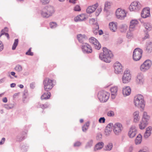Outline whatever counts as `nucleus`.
<instances>
[{
  "mask_svg": "<svg viewBox=\"0 0 152 152\" xmlns=\"http://www.w3.org/2000/svg\"><path fill=\"white\" fill-rule=\"evenodd\" d=\"M103 53H100L99 55L100 59L105 62H110L113 56L112 52L105 47L103 48Z\"/></svg>",
  "mask_w": 152,
  "mask_h": 152,
  "instance_id": "obj_1",
  "label": "nucleus"
},
{
  "mask_svg": "<svg viewBox=\"0 0 152 152\" xmlns=\"http://www.w3.org/2000/svg\"><path fill=\"white\" fill-rule=\"evenodd\" d=\"M54 12L53 7L51 6H45L40 11L42 16L47 18L51 16Z\"/></svg>",
  "mask_w": 152,
  "mask_h": 152,
  "instance_id": "obj_2",
  "label": "nucleus"
},
{
  "mask_svg": "<svg viewBox=\"0 0 152 152\" xmlns=\"http://www.w3.org/2000/svg\"><path fill=\"white\" fill-rule=\"evenodd\" d=\"M134 103L136 106L143 109L145 105L143 96L141 94H138L135 96L134 99Z\"/></svg>",
  "mask_w": 152,
  "mask_h": 152,
  "instance_id": "obj_3",
  "label": "nucleus"
},
{
  "mask_svg": "<svg viewBox=\"0 0 152 152\" xmlns=\"http://www.w3.org/2000/svg\"><path fill=\"white\" fill-rule=\"evenodd\" d=\"M110 94L104 91H99L97 97L99 101L102 102H106L109 98Z\"/></svg>",
  "mask_w": 152,
  "mask_h": 152,
  "instance_id": "obj_4",
  "label": "nucleus"
},
{
  "mask_svg": "<svg viewBox=\"0 0 152 152\" xmlns=\"http://www.w3.org/2000/svg\"><path fill=\"white\" fill-rule=\"evenodd\" d=\"M53 80L47 78L44 79L43 81V84L44 89L46 91L51 90L53 86Z\"/></svg>",
  "mask_w": 152,
  "mask_h": 152,
  "instance_id": "obj_5",
  "label": "nucleus"
},
{
  "mask_svg": "<svg viewBox=\"0 0 152 152\" xmlns=\"http://www.w3.org/2000/svg\"><path fill=\"white\" fill-rule=\"evenodd\" d=\"M113 131L116 135H120L123 130V127L122 124L119 123H116L113 125Z\"/></svg>",
  "mask_w": 152,
  "mask_h": 152,
  "instance_id": "obj_6",
  "label": "nucleus"
},
{
  "mask_svg": "<svg viewBox=\"0 0 152 152\" xmlns=\"http://www.w3.org/2000/svg\"><path fill=\"white\" fill-rule=\"evenodd\" d=\"M142 50L139 48L135 49L133 53V58L135 61H138L140 59L142 56Z\"/></svg>",
  "mask_w": 152,
  "mask_h": 152,
  "instance_id": "obj_7",
  "label": "nucleus"
},
{
  "mask_svg": "<svg viewBox=\"0 0 152 152\" xmlns=\"http://www.w3.org/2000/svg\"><path fill=\"white\" fill-rule=\"evenodd\" d=\"M151 61L150 60L148 59L145 60L140 66V70L143 72L147 71L151 67Z\"/></svg>",
  "mask_w": 152,
  "mask_h": 152,
  "instance_id": "obj_8",
  "label": "nucleus"
},
{
  "mask_svg": "<svg viewBox=\"0 0 152 152\" xmlns=\"http://www.w3.org/2000/svg\"><path fill=\"white\" fill-rule=\"evenodd\" d=\"M81 49L84 53L89 54L92 52L91 47L90 45L86 43H83L81 46Z\"/></svg>",
  "mask_w": 152,
  "mask_h": 152,
  "instance_id": "obj_9",
  "label": "nucleus"
},
{
  "mask_svg": "<svg viewBox=\"0 0 152 152\" xmlns=\"http://www.w3.org/2000/svg\"><path fill=\"white\" fill-rule=\"evenodd\" d=\"M131 78V75L130 71L129 70L125 71L123 75L122 80L124 83H127L129 82Z\"/></svg>",
  "mask_w": 152,
  "mask_h": 152,
  "instance_id": "obj_10",
  "label": "nucleus"
},
{
  "mask_svg": "<svg viewBox=\"0 0 152 152\" xmlns=\"http://www.w3.org/2000/svg\"><path fill=\"white\" fill-rule=\"evenodd\" d=\"M114 68L115 72L116 74H118L123 71L122 66L121 64L118 62H116L113 65Z\"/></svg>",
  "mask_w": 152,
  "mask_h": 152,
  "instance_id": "obj_11",
  "label": "nucleus"
},
{
  "mask_svg": "<svg viewBox=\"0 0 152 152\" xmlns=\"http://www.w3.org/2000/svg\"><path fill=\"white\" fill-rule=\"evenodd\" d=\"M89 42L94 45L95 49L99 50L101 48V45L98 41L95 38L91 37L89 39Z\"/></svg>",
  "mask_w": 152,
  "mask_h": 152,
  "instance_id": "obj_12",
  "label": "nucleus"
},
{
  "mask_svg": "<svg viewBox=\"0 0 152 152\" xmlns=\"http://www.w3.org/2000/svg\"><path fill=\"white\" fill-rule=\"evenodd\" d=\"M116 15L117 18L122 19L126 16V13L124 10L118 8L116 11Z\"/></svg>",
  "mask_w": 152,
  "mask_h": 152,
  "instance_id": "obj_13",
  "label": "nucleus"
},
{
  "mask_svg": "<svg viewBox=\"0 0 152 152\" xmlns=\"http://www.w3.org/2000/svg\"><path fill=\"white\" fill-rule=\"evenodd\" d=\"M141 15L142 17L143 18L149 17L150 16V8L147 7L143 9L141 12Z\"/></svg>",
  "mask_w": 152,
  "mask_h": 152,
  "instance_id": "obj_14",
  "label": "nucleus"
},
{
  "mask_svg": "<svg viewBox=\"0 0 152 152\" xmlns=\"http://www.w3.org/2000/svg\"><path fill=\"white\" fill-rule=\"evenodd\" d=\"M137 131L134 126H132L130 127L128 133V135L129 137L132 138L136 135Z\"/></svg>",
  "mask_w": 152,
  "mask_h": 152,
  "instance_id": "obj_15",
  "label": "nucleus"
},
{
  "mask_svg": "<svg viewBox=\"0 0 152 152\" xmlns=\"http://www.w3.org/2000/svg\"><path fill=\"white\" fill-rule=\"evenodd\" d=\"M113 124L112 123L109 124L106 126L104 131V134L106 136H109L112 130Z\"/></svg>",
  "mask_w": 152,
  "mask_h": 152,
  "instance_id": "obj_16",
  "label": "nucleus"
},
{
  "mask_svg": "<svg viewBox=\"0 0 152 152\" xmlns=\"http://www.w3.org/2000/svg\"><path fill=\"white\" fill-rule=\"evenodd\" d=\"M98 6V4L96 3L94 5L89 6L86 9V12L88 14H91L96 10Z\"/></svg>",
  "mask_w": 152,
  "mask_h": 152,
  "instance_id": "obj_17",
  "label": "nucleus"
},
{
  "mask_svg": "<svg viewBox=\"0 0 152 152\" xmlns=\"http://www.w3.org/2000/svg\"><path fill=\"white\" fill-rule=\"evenodd\" d=\"M137 83L139 84L142 85L143 83L144 79L143 75L141 73H138L136 79Z\"/></svg>",
  "mask_w": 152,
  "mask_h": 152,
  "instance_id": "obj_18",
  "label": "nucleus"
},
{
  "mask_svg": "<svg viewBox=\"0 0 152 152\" xmlns=\"http://www.w3.org/2000/svg\"><path fill=\"white\" fill-rule=\"evenodd\" d=\"M118 90V87L116 86L112 87L110 89L111 98L112 99H114L115 98L117 94Z\"/></svg>",
  "mask_w": 152,
  "mask_h": 152,
  "instance_id": "obj_19",
  "label": "nucleus"
},
{
  "mask_svg": "<svg viewBox=\"0 0 152 152\" xmlns=\"http://www.w3.org/2000/svg\"><path fill=\"white\" fill-rule=\"evenodd\" d=\"M138 23V21L137 20H132L130 22L129 30L130 31H133L135 27Z\"/></svg>",
  "mask_w": 152,
  "mask_h": 152,
  "instance_id": "obj_20",
  "label": "nucleus"
},
{
  "mask_svg": "<svg viewBox=\"0 0 152 152\" xmlns=\"http://www.w3.org/2000/svg\"><path fill=\"white\" fill-rule=\"evenodd\" d=\"M131 89L129 86H126L123 89L122 93L124 96L129 95L131 92Z\"/></svg>",
  "mask_w": 152,
  "mask_h": 152,
  "instance_id": "obj_21",
  "label": "nucleus"
},
{
  "mask_svg": "<svg viewBox=\"0 0 152 152\" xmlns=\"http://www.w3.org/2000/svg\"><path fill=\"white\" fill-rule=\"evenodd\" d=\"M143 26L147 31H152V25L149 22L143 23Z\"/></svg>",
  "mask_w": 152,
  "mask_h": 152,
  "instance_id": "obj_22",
  "label": "nucleus"
},
{
  "mask_svg": "<svg viewBox=\"0 0 152 152\" xmlns=\"http://www.w3.org/2000/svg\"><path fill=\"white\" fill-rule=\"evenodd\" d=\"M77 38L80 42L83 44V42L87 38L84 34H79L77 35Z\"/></svg>",
  "mask_w": 152,
  "mask_h": 152,
  "instance_id": "obj_23",
  "label": "nucleus"
},
{
  "mask_svg": "<svg viewBox=\"0 0 152 152\" xmlns=\"http://www.w3.org/2000/svg\"><path fill=\"white\" fill-rule=\"evenodd\" d=\"M139 111H136L133 113L134 121L135 123H137L139 121L140 117L139 115Z\"/></svg>",
  "mask_w": 152,
  "mask_h": 152,
  "instance_id": "obj_24",
  "label": "nucleus"
},
{
  "mask_svg": "<svg viewBox=\"0 0 152 152\" xmlns=\"http://www.w3.org/2000/svg\"><path fill=\"white\" fill-rule=\"evenodd\" d=\"M151 126H149L146 128V130L144 134V137L145 138H147L151 134Z\"/></svg>",
  "mask_w": 152,
  "mask_h": 152,
  "instance_id": "obj_25",
  "label": "nucleus"
},
{
  "mask_svg": "<svg viewBox=\"0 0 152 152\" xmlns=\"http://www.w3.org/2000/svg\"><path fill=\"white\" fill-rule=\"evenodd\" d=\"M110 30L113 32H115L117 30V25L116 23L111 22L109 24Z\"/></svg>",
  "mask_w": 152,
  "mask_h": 152,
  "instance_id": "obj_26",
  "label": "nucleus"
},
{
  "mask_svg": "<svg viewBox=\"0 0 152 152\" xmlns=\"http://www.w3.org/2000/svg\"><path fill=\"white\" fill-rule=\"evenodd\" d=\"M85 18V15L84 14H81L75 17V20L76 22L82 21Z\"/></svg>",
  "mask_w": 152,
  "mask_h": 152,
  "instance_id": "obj_27",
  "label": "nucleus"
},
{
  "mask_svg": "<svg viewBox=\"0 0 152 152\" xmlns=\"http://www.w3.org/2000/svg\"><path fill=\"white\" fill-rule=\"evenodd\" d=\"M142 136L140 134H139L137 136L135 140V143L136 145H139L140 144L142 141Z\"/></svg>",
  "mask_w": 152,
  "mask_h": 152,
  "instance_id": "obj_28",
  "label": "nucleus"
},
{
  "mask_svg": "<svg viewBox=\"0 0 152 152\" xmlns=\"http://www.w3.org/2000/svg\"><path fill=\"white\" fill-rule=\"evenodd\" d=\"M104 143L102 142L98 143L95 146L94 150L96 151L101 149L103 147Z\"/></svg>",
  "mask_w": 152,
  "mask_h": 152,
  "instance_id": "obj_29",
  "label": "nucleus"
},
{
  "mask_svg": "<svg viewBox=\"0 0 152 152\" xmlns=\"http://www.w3.org/2000/svg\"><path fill=\"white\" fill-rule=\"evenodd\" d=\"M146 51L149 53H150L152 51V42H150L148 43L146 45Z\"/></svg>",
  "mask_w": 152,
  "mask_h": 152,
  "instance_id": "obj_30",
  "label": "nucleus"
},
{
  "mask_svg": "<svg viewBox=\"0 0 152 152\" xmlns=\"http://www.w3.org/2000/svg\"><path fill=\"white\" fill-rule=\"evenodd\" d=\"M93 140L92 139L89 140L87 142L85 146V148L88 149L91 148L93 145Z\"/></svg>",
  "mask_w": 152,
  "mask_h": 152,
  "instance_id": "obj_31",
  "label": "nucleus"
},
{
  "mask_svg": "<svg viewBox=\"0 0 152 152\" xmlns=\"http://www.w3.org/2000/svg\"><path fill=\"white\" fill-rule=\"evenodd\" d=\"M50 92L45 93L41 96L42 100L47 99H49L50 96Z\"/></svg>",
  "mask_w": 152,
  "mask_h": 152,
  "instance_id": "obj_32",
  "label": "nucleus"
},
{
  "mask_svg": "<svg viewBox=\"0 0 152 152\" xmlns=\"http://www.w3.org/2000/svg\"><path fill=\"white\" fill-rule=\"evenodd\" d=\"M149 119V117L147 115L146 112H144L143 115V117L142 121L143 122H148Z\"/></svg>",
  "mask_w": 152,
  "mask_h": 152,
  "instance_id": "obj_33",
  "label": "nucleus"
},
{
  "mask_svg": "<svg viewBox=\"0 0 152 152\" xmlns=\"http://www.w3.org/2000/svg\"><path fill=\"white\" fill-rule=\"evenodd\" d=\"M148 123L141 121L139 125L140 129H143L145 128L146 126L148 124Z\"/></svg>",
  "mask_w": 152,
  "mask_h": 152,
  "instance_id": "obj_34",
  "label": "nucleus"
},
{
  "mask_svg": "<svg viewBox=\"0 0 152 152\" xmlns=\"http://www.w3.org/2000/svg\"><path fill=\"white\" fill-rule=\"evenodd\" d=\"M26 133V132H23L20 136H18L17 137V140L21 141L25 138Z\"/></svg>",
  "mask_w": 152,
  "mask_h": 152,
  "instance_id": "obj_35",
  "label": "nucleus"
},
{
  "mask_svg": "<svg viewBox=\"0 0 152 152\" xmlns=\"http://www.w3.org/2000/svg\"><path fill=\"white\" fill-rule=\"evenodd\" d=\"M49 106V104L48 103H45V104H41L40 103H39L38 104L37 106L38 107L41 108L42 109L48 108Z\"/></svg>",
  "mask_w": 152,
  "mask_h": 152,
  "instance_id": "obj_36",
  "label": "nucleus"
},
{
  "mask_svg": "<svg viewBox=\"0 0 152 152\" xmlns=\"http://www.w3.org/2000/svg\"><path fill=\"white\" fill-rule=\"evenodd\" d=\"M14 69L16 71L18 72H20L22 71L23 67L21 65L17 64L15 67Z\"/></svg>",
  "mask_w": 152,
  "mask_h": 152,
  "instance_id": "obj_37",
  "label": "nucleus"
},
{
  "mask_svg": "<svg viewBox=\"0 0 152 152\" xmlns=\"http://www.w3.org/2000/svg\"><path fill=\"white\" fill-rule=\"evenodd\" d=\"M120 31L121 32H125L127 28V26L126 24H122L119 26Z\"/></svg>",
  "mask_w": 152,
  "mask_h": 152,
  "instance_id": "obj_38",
  "label": "nucleus"
},
{
  "mask_svg": "<svg viewBox=\"0 0 152 152\" xmlns=\"http://www.w3.org/2000/svg\"><path fill=\"white\" fill-rule=\"evenodd\" d=\"M131 5H133L135 7H138L137 8L140 9L141 7V5L139 2L137 1H134L131 3Z\"/></svg>",
  "mask_w": 152,
  "mask_h": 152,
  "instance_id": "obj_39",
  "label": "nucleus"
},
{
  "mask_svg": "<svg viewBox=\"0 0 152 152\" xmlns=\"http://www.w3.org/2000/svg\"><path fill=\"white\" fill-rule=\"evenodd\" d=\"M89 125V123L88 122L86 123L82 127V131L83 132H86L87 130L88 129Z\"/></svg>",
  "mask_w": 152,
  "mask_h": 152,
  "instance_id": "obj_40",
  "label": "nucleus"
},
{
  "mask_svg": "<svg viewBox=\"0 0 152 152\" xmlns=\"http://www.w3.org/2000/svg\"><path fill=\"white\" fill-rule=\"evenodd\" d=\"M18 43V39H16L14 40V42L12 47V49L14 50L15 49L16 47L17 46Z\"/></svg>",
  "mask_w": 152,
  "mask_h": 152,
  "instance_id": "obj_41",
  "label": "nucleus"
},
{
  "mask_svg": "<svg viewBox=\"0 0 152 152\" xmlns=\"http://www.w3.org/2000/svg\"><path fill=\"white\" fill-rule=\"evenodd\" d=\"M99 27L98 24H96V26H95V28H94L93 29V33L95 35L97 34L98 32V30Z\"/></svg>",
  "mask_w": 152,
  "mask_h": 152,
  "instance_id": "obj_42",
  "label": "nucleus"
},
{
  "mask_svg": "<svg viewBox=\"0 0 152 152\" xmlns=\"http://www.w3.org/2000/svg\"><path fill=\"white\" fill-rule=\"evenodd\" d=\"M113 147V144L112 143L108 144L105 147V150L107 151H110Z\"/></svg>",
  "mask_w": 152,
  "mask_h": 152,
  "instance_id": "obj_43",
  "label": "nucleus"
},
{
  "mask_svg": "<svg viewBox=\"0 0 152 152\" xmlns=\"http://www.w3.org/2000/svg\"><path fill=\"white\" fill-rule=\"evenodd\" d=\"M138 7H136L134 6L130 5L129 7V8L131 11H137L140 9L137 8Z\"/></svg>",
  "mask_w": 152,
  "mask_h": 152,
  "instance_id": "obj_44",
  "label": "nucleus"
},
{
  "mask_svg": "<svg viewBox=\"0 0 152 152\" xmlns=\"http://www.w3.org/2000/svg\"><path fill=\"white\" fill-rule=\"evenodd\" d=\"M89 23L91 24L95 25V26H96V24H98L95 19L93 18L90 19Z\"/></svg>",
  "mask_w": 152,
  "mask_h": 152,
  "instance_id": "obj_45",
  "label": "nucleus"
},
{
  "mask_svg": "<svg viewBox=\"0 0 152 152\" xmlns=\"http://www.w3.org/2000/svg\"><path fill=\"white\" fill-rule=\"evenodd\" d=\"M110 3L108 2H105L104 4V10H107L108 9L110 8Z\"/></svg>",
  "mask_w": 152,
  "mask_h": 152,
  "instance_id": "obj_46",
  "label": "nucleus"
},
{
  "mask_svg": "<svg viewBox=\"0 0 152 152\" xmlns=\"http://www.w3.org/2000/svg\"><path fill=\"white\" fill-rule=\"evenodd\" d=\"M14 104H5L4 106L5 108L7 109H12L14 107Z\"/></svg>",
  "mask_w": 152,
  "mask_h": 152,
  "instance_id": "obj_47",
  "label": "nucleus"
},
{
  "mask_svg": "<svg viewBox=\"0 0 152 152\" xmlns=\"http://www.w3.org/2000/svg\"><path fill=\"white\" fill-rule=\"evenodd\" d=\"M50 27L51 28H54L57 26V24L55 22H52L50 23Z\"/></svg>",
  "mask_w": 152,
  "mask_h": 152,
  "instance_id": "obj_48",
  "label": "nucleus"
},
{
  "mask_svg": "<svg viewBox=\"0 0 152 152\" xmlns=\"http://www.w3.org/2000/svg\"><path fill=\"white\" fill-rule=\"evenodd\" d=\"M8 28L7 27H5L4 29H2L1 31V34L0 36H1L2 35H4V34H5V33H6V32H7L8 31Z\"/></svg>",
  "mask_w": 152,
  "mask_h": 152,
  "instance_id": "obj_49",
  "label": "nucleus"
},
{
  "mask_svg": "<svg viewBox=\"0 0 152 152\" xmlns=\"http://www.w3.org/2000/svg\"><path fill=\"white\" fill-rule=\"evenodd\" d=\"M107 115L109 116H113L114 115V113L113 111L110 110L107 112Z\"/></svg>",
  "mask_w": 152,
  "mask_h": 152,
  "instance_id": "obj_50",
  "label": "nucleus"
},
{
  "mask_svg": "<svg viewBox=\"0 0 152 152\" xmlns=\"http://www.w3.org/2000/svg\"><path fill=\"white\" fill-rule=\"evenodd\" d=\"M26 54L27 55L32 56L33 55V53L31 52V48H29L28 51L26 53Z\"/></svg>",
  "mask_w": 152,
  "mask_h": 152,
  "instance_id": "obj_51",
  "label": "nucleus"
},
{
  "mask_svg": "<svg viewBox=\"0 0 152 152\" xmlns=\"http://www.w3.org/2000/svg\"><path fill=\"white\" fill-rule=\"evenodd\" d=\"M102 10V9L101 8H98L96 10V16H98L100 12Z\"/></svg>",
  "mask_w": 152,
  "mask_h": 152,
  "instance_id": "obj_52",
  "label": "nucleus"
},
{
  "mask_svg": "<svg viewBox=\"0 0 152 152\" xmlns=\"http://www.w3.org/2000/svg\"><path fill=\"white\" fill-rule=\"evenodd\" d=\"M81 145V143L79 141H77L75 142L74 144V147H79Z\"/></svg>",
  "mask_w": 152,
  "mask_h": 152,
  "instance_id": "obj_53",
  "label": "nucleus"
},
{
  "mask_svg": "<svg viewBox=\"0 0 152 152\" xmlns=\"http://www.w3.org/2000/svg\"><path fill=\"white\" fill-rule=\"evenodd\" d=\"M74 10L76 11H80L81 10V8L78 5H76L74 8Z\"/></svg>",
  "mask_w": 152,
  "mask_h": 152,
  "instance_id": "obj_54",
  "label": "nucleus"
},
{
  "mask_svg": "<svg viewBox=\"0 0 152 152\" xmlns=\"http://www.w3.org/2000/svg\"><path fill=\"white\" fill-rule=\"evenodd\" d=\"M105 119L104 117H101L99 118V121L100 123H104L105 122Z\"/></svg>",
  "mask_w": 152,
  "mask_h": 152,
  "instance_id": "obj_55",
  "label": "nucleus"
},
{
  "mask_svg": "<svg viewBox=\"0 0 152 152\" xmlns=\"http://www.w3.org/2000/svg\"><path fill=\"white\" fill-rule=\"evenodd\" d=\"M50 0H40L41 2L44 4H48Z\"/></svg>",
  "mask_w": 152,
  "mask_h": 152,
  "instance_id": "obj_56",
  "label": "nucleus"
},
{
  "mask_svg": "<svg viewBox=\"0 0 152 152\" xmlns=\"http://www.w3.org/2000/svg\"><path fill=\"white\" fill-rule=\"evenodd\" d=\"M28 149V146H22L21 147V149L23 151H27Z\"/></svg>",
  "mask_w": 152,
  "mask_h": 152,
  "instance_id": "obj_57",
  "label": "nucleus"
},
{
  "mask_svg": "<svg viewBox=\"0 0 152 152\" xmlns=\"http://www.w3.org/2000/svg\"><path fill=\"white\" fill-rule=\"evenodd\" d=\"M149 35L148 32L145 33V35L143 38V39H149Z\"/></svg>",
  "mask_w": 152,
  "mask_h": 152,
  "instance_id": "obj_58",
  "label": "nucleus"
},
{
  "mask_svg": "<svg viewBox=\"0 0 152 152\" xmlns=\"http://www.w3.org/2000/svg\"><path fill=\"white\" fill-rule=\"evenodd\" d=\"M4 48L3 44L2 42L0 40V52L2 51Z\"/></svg>",
  "mask_w": 152,
  "mask_h": 152,
  "instance_id": "obj_59",
  "label": "nucleus"
},
{
  "mask_svg": "<svg viewBox=\"0 0 152 152\" xmlns=\"http://www.w3.org/2000/svg\"><path fill=\"white\" fill-rule=\"evenodd\" d=\"M5 139L4 137H3L2 138L1 140L0 141V145H2L4 144L5 141Z\"/></svg>",
  "mask_w": 152,
  "mask_h": 152,
  "instance_id": "obj_60",
  "label": "nucleus"
},
{
  "mask_svg": "<svg viewBox=\"0 0 152 152\" xmlns=\"http://www.w3.org/2000/svg\"><path fill=\"white\" fill-rule=\"evenodd\" d=\"M35 84L34 83H32L30 84V87L31 88L33 89L35 87Z\"/></svg>",
  "mask_w": 152,
  "mask_h": 152,
  "instance_id": "obj_61",
  "label": "nucleus"
},
{
  "mask_svg": "<svg viewBox=\"0 0 152 152\" xmlns=\"http://www.w3.org/2000/svg\"><path fill=\"white\" fill-rule=\"evenodd\" d=\"M127 36L129 38H130L132 36V34L130 33L129 32L127 33Z\"/></svg>",
  "mask_w": 152,
  "mask_h": 152,
  "instance_id": "obj_62",
  "label": "nucleus"
},
{
  "mask_svg": "<svg viewBox=\"0 0 152 152\" xmlns=\"http://www.w3.org/2000/svg\"><path fill=\"white\" fill-rule=\"evenodd\" d=\"M10 74L11 75L13 76H14L15 78H17V76L15 75V73L14 72H11Z\"/></svg>",
  "mask_w": 152,
  "mask_h": 152,
  "instance_id": "obj_63",
  "label": "nucleus"
},
{
  "mask_svg": "<svg viewBox=\"0 0 152 152\" xmlns=\"http://www.w3.org/2000/svg\"><path fill=\"white\" fill-rule=\"evenodd\" d=\"M2 101L4 103H6L7 102V99L6 97H4L2 99Z\"/></svg>",
  "mask_w": 152,
  "mask_h": 152,
  "instance_id": "obj_64",
  "label": "nucleus"
}]
</instances>
